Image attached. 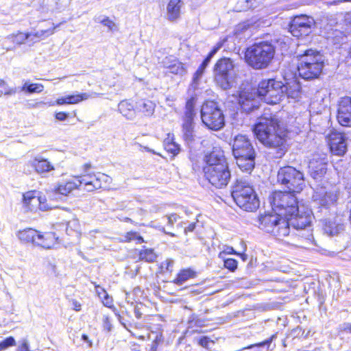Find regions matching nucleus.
<instances>
[{"instance_id":"1","label":"nucleus","mask_w":351,"mask_h":351,"mask_svg":"<svg viewBox=\"0 0 351 351\" xmlns=\"http://www.w3.org/2000/svg\"><path fill=\"white\" fill-rule=\"evenodd\" d=\"M283 97L282 82L269 79L261 82L258 88L248 86L243 88L239 95L232 94L230 101L237 102L244 111L249 112L256 108V98L269 104H276Z\"/></svg>"},{"instance_id":"2","label":"nucleus","mask_w":351,"mask_h":351,"mask_svg":"<svg viewBox=\"0 0 351 351\" xmlns=\"http://www.w3.org/2000/svg\"><path fill=\"white\" fill-rule=\"evenodd\" d=\"M253 130L265 147L276 150L277 158L284 155L287 150V132L276 116L269 114L260 117Z\"/></svg>"},{"instance_id":"3","label":"nucleus","mask_w":351,"mask_h":351,"mask_svg":"<svg viewBox=\"0 0 351 351\" xmlns=\"http://www.w3.org/2000/svg\"><path fill=\"white\" fill-rule=\"evenodd\" d=\"M282 44L285 43L281 39H275L253 45L245 52L246 62L255 69L267 68L274 57L277 46Z\"/></svg>"},{"instance_id":"4","label":"nucleus","mask_w":351,"mask_h":351,"mask_svg":"<svg viewBox=\"0 0 351 351\" xmlns=\"http://www.w3.org/2000/svg\"><path fill=\"white\" fill-rule=\"evenodd\" d=\"M232 154L240 169L250 173L254 167L256 153L250 140L245 135L240 134L234 137Z\"/></svg>"},{"instance_id":"5","label":"nucleus","mask_w":351,"mask_h":351,"mask_svg":"<svg viewBox=\"0 0 351 351\" xmlns=\"http://www.w3.org/2000/svg\"><path fill=\"white\" fill-rule=\"evenodd\" d=\"M298 70L300 77L306 80H313L320 75L324 67V58L319 51L308 49L298 55Z\"/></svg>"},{"instance_id":"6","label":"nucleus","mask_w":351,"mask_h":351,"mask_svg":"<svg viewBox=\"0 0 351 351\" xmlns=\"http://www.w3.org/2000/svg\"><path fill=\"white\" fill-rule=\"evenodd\" d=\"M231 195L235 203L245 211H255L260 204L252 186L246 181L238 180L233 186Z\"/></svg>"},{"instance_id":"7","label":"nucleus","mask_w":351,"mask_h":351,"mask_svg":"<svg viewBox=\"0 0 351 351\" xmlns=\"http://www.w3.org/2000/svg\"><path fill=\"white\" fill-rule=\"evenodd\" d=\"M280 214H265L258 217V227L273 234L278 239H282L289 233V224L280 217Z\"/></svg>"},{"instance_id":"8","label":"nucleus","mask_w":351,"mask_h":351,"mask_svg":"<svg viewBox=\"0 0 351 351\" xmlns=\"http://www.w3.org/2000/svg\"><path fill=\"white\" fill-rule=\"evenodd\" d=\"M272 208L280 215L292 216L299 212V206L294 193L276 191L272 195Z\"/></svg>"},{"instance_id":"9","label":"nucleus","mask_w":351,"mask_h":351,"mask_svg":"<svg viewBox=\"0 0 351 351\" xmlns=\"http://www.w3.org/2000/svg\"><path fill=\"white\" fill-rule=\"evenodd\" d=\"M278 182L291 193H300L304 186L303 173L295 168L287 166L280 168L278 173Z\"/></svg>"},{"instance_id":"10","label":"nucleus","mask_w":351,"mask_h":351,"mask_svg":"<svg viewBox=\"0 0 351 351\" xmlns=\"http://www.w3.org/2000/svg\"><path fill=\"white\" fill-rule=\"evenodd\" d=\"M91 165L89 163L83 165L84 171V174L82 175L84 190L90 192L100 189L108 188L112 182V178L109 176L100 172L88 173V171Z\"/></svg>"},{"instance_id":"11","label":"nucleus","mask_w":351,"mask_h":351,"mask_svg":"<svg viewBox=\"0 0 351 351\" xmlns=\"http://www.w3.org/2000/svg\"><path fill=\"white\" fill-rule=\"evenodd\" d=\"M206 166L204 168L205 176L208 182L216 189L219 186V149L213 147L204 157Z\"/></svg>"},{"instance_id":"12","label":"nucleus","mask_w":351,"mask_h":351,"mask_svg":"<svg viewBox=\"0 0 351 351\" xmlns=\"http://www.w3.org/2000/svg\"><path fill=\"white\" fill-rule=\"evenodd\" d=\"M202 120L209 129L219 130V108L217 102L207 101L202 106L201 110Z\"/></svg>"},{"instance_id":"13","label":"nucleus","mask_w":351,"mask_h":351,"mask_svg":"<svg viewBox=\"0 0 351 351\" xmlns=\"http://www.w3.org/2000/svg\"><path fill=\"white\" fill-rule=\"evenodd\" d=\"M315 26V21L311 16L300 15L295 16L289 25V31L293 36H307Z\"/></svg>"},{"instance_id":"14","label":"nucleus","mask_w":351,"mask_h":351,"mask_svg":"<svg viewBox=\"0 0 351 351\" xmlns=\"http://www.w3.org/2000/svg\"><path fill=\"white\" fill-rule=\"evenodd\" d=\"M236 71L230 58H221V88H230L236 84Z\"/></svg>"},{"instance_id":"15","label":"nucleus","mask_w":351,"mask_h":351,"mask_svg":"<svg viewBox=\"0 0 351 351\" xmlns=\"http://www.w3.org/2000/svg\"><path fill=\"white\" fill-rule=\"evenodd\" d=\"M332 153L343 156L347 151V138L344 133L331 130L327 136Z\"/></svg>"},{"instance_id":"16","label":"nucleus","mask_w":351,"mask_h":351,"mask_svg":"<svg viewBox=\"0 0 351 351\" xmlns=\"http://www.w3.org/2000/svg\"><path fill=\"white\" fill-rule=\"evenodd\" d=\"M288 223L295 229H303L310 226L312 219V212L304 206H299V212L296 211L292 216H289Z\"/></svg>"},{"instance_id":"17","label":"nucleus","mask_w":351,"mask_h":351,"mask_svg":"<svg viewBox=\"0 0 351 351\" xmlns=\"http://www.w3.org/2000/svg\"><path fill=\"white\" fill-rule=\"evenodd\" d=\"M337 119L340 125L351 127V97L341 99L338 104Z\"/></svg>"},{"instance_id":"18","label":"nucleus","mask_w":351,"mask_h":351,"mask_svg":"<svg viewBox=\"0 0 351 351\" xmlns=\"http://www.w3.org/2000/svg\"><path fill=\"white\" fill-rule=\"evenodd\" d=\"M101 94L97 93H77L75 95H66L64 97L58 98L55 103H50L49 106L63 105V104H76L79 102L86 100L89 98H93L99 96Z\"/></svg>"},{"instance_id":"19","label":"nucleus","mask_w":351,"mask_h":351,"mask_svg":"<svg viewBox=\"0 0 351 351\" xmlns=\"http://www.w3.org/2000/svg\"><path fill=\"white\" fill-rule=\"evenodd\" d=\"M344 219L341 215H336L325 219L324 230L328 235H336L343 230Z\"/></svg>"},{"instance_id":"20","label":"nucleus","mask_w":351,"mask_h":351,"mask_svg":"<svg viewBox=\"0 0 351 351\" xmlns=\"http://www.w3.org/2000/svg\"><path fill=\"white\" fill-rule=\"evenodd\" d=\"M314 201L323 208H328L333 205L337 199V194L335 191H317L313 196Z\"/></svg>"},{"instance_id":"21","label":"nucleus","mask_w":351,"mask_h":351,"mask_svg":"<svg viewBox=\"0 0 351 351\" xmlns=\"http://www.w3.org/2000/svg\"><path fill=\"white\" fill-rule=\"evenodd\" d=\"M58 237L56 234L51 232L42 233L38 232L35 245L40 246L45 249L55 247L58 244Z\"/></svg>"},{"instance_id":"22","label":"nucleus","mask_w":351,"mask_h":351,"mask_svg":"<svg viewBox=\"0 0 351 351\" xmlns=\"http://www.w3.org/2000/svg\"><path fill=\"white\" fill-rule=\"evenodd\" d=\"M23 204L27 210H32L37 205H39L40 210L47 209V206L42 204L43 198L36 195V191H27L23 194Z\"/></svg>"},{"instance_id":"23","label":"nucleus","mask_w":351,"mask_h":351,"mask_svg":"<svg viewBox=\"0 0 351 351\" xmlns=\"http://www.w3.org/2000/svg\"><path fill=\"white\" fill-rule=\"evenodd\" d=\"M29 163L38 174H44L54 170L53 165L41 156H35Z\"/></svg>"},{"instance_id":"24","label":"nucleus","mask_w":351,"mask_h":351,"mask_svg":"<svg viewBox=\"0 0 351 351\" xmlns=\"http://www.w3.org/2000/svg\"><path fill=\"white\" fill-rule=\"evenodd\" d=\"M327 163L324 161V158L317 160L315 158L309 162V170L311 176L314 179H319L324 176L326 172Z\"/></svg>"},{"instance_id":"25","label":"nucleus","mask_w":351,"mask_h":351,"mask_svg":"<svg viewBox=\"0 0 351 351\" xmlns=\"http://www.w3.org/2000/svg\"><path fill=\"white\" fill-rule=\"evenodd\" d=\"M75 178H76L75 181H68L65 183L60 184L57 186L56 191L61 195H67L73 190L80 189L81 186H83L82 176Z\"/></svg>"},{"instance_id":"26","label":"nucleus","mask_w":351,"mask_h":351,"mask_svg":"<svg viewBox=\"0 0 351 351\" xmlns=\"http://www.w3.org/2000/svg\"><path fill=\"white\" fill-rule=\"evenodd\" d=\"M219 47V44H217V46L209 53L208 56L206 58V59L203 61V62L201 64V65L199 66L196 72L194 73L193 77V82L191 84V87L193 89H196L197 88L198 82L202 77L204 69L208 66L209 62L210 61L211 58L213 57V56L217 52Z\"/></svg>"},{"instance_id":"27","label":"nucleus","mask_w":351,"mask_h":351,"mask_svg":"<svg viewBox=\"0 0 351 351\" xmlns=\"http://www.w3.org/2000/svg\"><path fill=\"white\" fill-rule=\"evenodd\" d=\"M301 92V86L296 80H292L286 84H283V95L293 99L298 98Z\"/></svg>"},{"instance_id":"28","label":"nucleus","mask_w":351,"mask_h":351,"mask_svg":"<svg viewBox=\"0 0 351 351\" xmlns=\"http://www.w3.org/2000/svg\"><path fill=\"white\" fill-rule=\"evenodd\" d=\"M119 112L127 119H135L136 112L134 105L128 100H123L118 105Z\"/></svg>"},{"instance_id":"29","label":"nucleus","mask_w":351,"mask_h":351,"mask_svg":"<svg viewBox=\"0 0 351 351\" xmlns=\"http://www.w3.org/2000/svg\"><path fill=\"white\" fill-rule=\"evenodd\" d=\"M181 6V0H169L167 6V14L169 20L174 21L179 17Z\"/></svg>"},{"instance_id":"30","label":"nucleus","mask_w":351,"mask_h":351,"mask_svg":"<svg viewBox=\"0 0 351 351\" xmlns=\"http://www.w3.org/2000/svg\"><path fill=\"white\" fill-rule=\"evenodd\" d=\"M136 108L145 116L151 117L154 113L156 104L152 101L141 99L136 103Z\"/></svg>"},{"instance_id":"31","label":"nucleus","mask_w":351,"mask_h":351,"mask_svg":"<svg viewBox=\"0 0 351 351\" xmlns=\"http://www.w3.org/2000/svg\"><path fill=\"white\" fill-rule=\"evenodd\" d=\"M38 232V231L32 228L25 229L17 233V237L23 243L35 245Z\"/></svg>"},{"instance_id":"32","label":"nucleus","mask_w":351,"mask_h":351,"mask_svg":"<svg viewBox=\"0 0 351 351\" xmlns=\"http://www.w3.org/2000/svg\"><path fill=\"white\" fill-rule=\"evenodd\" d=\"M58 27V25L54 26L52 24V26L45 29L37 31L35 33H32V36L30 37V41L37 42L41 39H44L48 37L50 35H52L54 32V29Z\"/></svg>"},{"instance_id":"33","label":"nucleus","mask_w":351,"mask_h":351,"mask_svg":"<svg viewBox=\"0 0 351 351\" xmlns=\"http://www.w3.org/2000/svg\"><path fill=\"white\" fill-rule=\"evenodd\" d=\"M231 177L230 171L226 158L221 157V185L226 186Z\"/></svg>"},{"instance_id":"34","label":"nucleus","mask_w":351,"mask_h":351,"mask_svg":"<svg viewBox=\"0 0 351 351\" xmlns=\"http://www.w3.org/2000/svg\"><path fill=\"white\" fill-rule=\"evenodd\" d=\"M195 276V272L191 269H182L178 274L177 278L174 280V282L178 285H182L190 278Z\"/></svg>"},{"instance_id":"35","label":"nucleus","mask_w":351,"mask_h":351,"mask_svg":"<svg viewBox=\"0 0 351 351\" xmlns=\"http://www.w3.org/2000/svg\"><path fill=\"white\" fill-rule=\"evenodd\" d=\"M195 102V101L193 97L191 98L190 99H189L186 101L184 121L193 122V117L195 116V112H194Z\"/></svg>"},{"instance_id":"36","label":"nucleus","mask_w":351,"mask_h":351,"mask_svg":"<svg viewBox=\"0 0 351 351\" xmlns=\"http://www.w3.org/2000/svg\"><path fill=\"white\" fill-rule=\"evenodd\" d=\"M217 341V337L213 338L208 336H205L199 339V343L204 348L214 350L216 349L215 346Z\"/></svg>"},{"instance_id":"37","label":"nucleus","mask_w":351,"mask_h":351,"mask_svg":"<svg viewBox=\"0 0 351 351\" xmlns=\"http://www.w3.org/2000/svg\"><path fill=\"white\" fill-rule=\"evenodd\" d=\"M80 231V224L77 219L73 218L66 222V232L68 234H72L73 233L78 234Z\"/></svg>"},{"instance_id":"38","label":"nucleus","mask_w":351,"mask_h":351,"mask_svg":"<svg viewBox=\"0 0 351 351\" xmlns=\"http://www.w3.org/2000/svg\"><path fill=\"white\" fill-rule=\"evenodd\" d=\"M164 145L165 149L173 155H176L179 153L180 147L179 145L173 141V138H170V135L169 134V137L167 138L164 141Z\"/></svg>"},{"instance_id":"39","label":"nucleus","mask_w":351,"mask_h":351,"mask_svg":"<svg viewBox=\"0 0 351 351\" xmlns=\"http://www.w3.org/2000/svg\"><path fill=\"white\" fill-rule=\"evenodd\" d=\"M156 257L157 256L152 249H145L139 253V258L147 262H154Z\"/></svg>"},{"instance_id":"40","label":"nucleus","mask_w":351,"mask_h":351,"mask_svg":"<svg viewBox=\"0 0 351 351\" xmlns=\"http://www.w3.org/2000/svg\"><path fill=\"white\" fill-rule=\"evenodd\" d=\"M32 36V33L25 34L23 32H19L16 35H12L9 37L10 39H12V41L14 43L17 45H21L25 43V42L27 40H30V37Z\"/></svg>"},{"instance_id":"41","label":"nucleus","mask_w":351,"mask_h":351,"mask_svg":"<svg viewBox=\"0 0 351 351\" xmlns=\"http://www.w3.org/2000/svg\"><path fill=\"white\" fill-rule=\"evenodd\" d=\"M173 64L171 65L169 69V71L171 73L176 75H182L186 73V69L184 68L183 64L179 62L178 60L173 61Z\"/></svg>"},{"instance_id":"42","label":"nucleus","mask_w":351,"mask_h":351,"mask_svg":"<svg viewBox=\"0 0 351 351\" xmlns=\"http://www.w3.org/2000/svg\"><path fill=\"white\" fill-rule=\"evenodd\" d=\"M43 86L40 84H30L25 83L22 88L23 91H27L29 93H40L43 90Z\"/></svg>"},{"instance_id":"43","label":"nucleus","mask_w":351,"mask_h":351,"mask_svg":"<svg viewBox=\"0 0 351 351\" xmlns=\"http://www.w3.org/2000/svg\"><path fill=\"white\" fill-rule=\"evenodd\" d=\"M182 131L184 138L191 141L193 137V122L184 121Z\"/></svg>"},{"instance_id":"44","label":"nucleus","mask_w":351,"mask_h":351,"mask_svg":"<svg viewBox=\"0 0 351 351\" xmlns=\"http://www.w3.org/2000/svg\"><path fill=\"white\" fill-rule=\"evenodd\" d=\"M124 240L128 242L131 241H136L138 243H141L144 241L143 237L139 236L135 232H127L124 236Z\"/></svg>"},{"instance_id":"45","label":"nucleus","mask_w":351,"mask_h":351,"mask_svg":"<svg viewBox=\"0 0 351 351\" xmlns=\"http://www.w3.org/2000/svg\"><path fill=\"white\" fill-rule=\"evenodd\" d=\"M99 23L107 27L110 31L114 32L118 30V27L116 23L110 20L109 17H104L99 21Z\"/></svg>"},{"instance_id":"46","label":"nucleus","mask_w":351,"mask_h":351,"mask_svg":"<svg viewBox=\"0 0 351 351\" xmlns=\"http://www.w3.org/2000/svg\"><path fill=\"white\" fill-rule=\"evenodd\" d=\"M15 343V339L12 337H9L0 342V351H3L10 346H14Z\"/></svg>"},{"instance_id":"47","label":"nucleus","mask_w":351,"mask_h":351,"mask_svg":"<svg viewBox=\"0 0 351 351\" xmlns=\"http://www.w3.org/2000/svg\"><path fill=\"white\" fill-rule=\"evenodd\" d=\"M223 266L225 268L229 269L231 271H234L237 268V261L232 258H227L223 261Z\"/></svg>"},{"instance_id":"48","label":"nucleus","mask_w":351,"mask_h":351,"mask_svg":"<svg viewBox=\"0 0 351 351\" xmlns=\"http://www.w3.org/2000/svg\"><path fill=\"white\" fill-rule=\"evenodd\" d=\"M101 293H104V298L102 300L103 304L108 308H112L113 306V300L112 298L110 297L106 291H103Z\"/></svg>"},{"instance_id":"49","label":"nucleus","mask_w":351,"mask_h":351,"mask_svg":"<svg viewBox=\"0 0 351 351\" xmlns=\"http://www.w3.org/2000/svg\"><path fill=\"white\" fill-rule=\"evenodd\" d=\"M3 90H5V95H12L16 93L14 89L7 90L5 82L3 80H0V97L1 96Z\"/></svg>"},{"instance_id":"50","label":"nucleus","mask_w":351,"mask_h":351,"mask_svg":"<svg viewBox=\"0 0 351 351\" xmlns=\"http://www.w3.org/2000/svg\"><path fill=\"white\" fill-rule=\"evenodd\" d=\"M177 60L172 56L165 57L161 62L162 65L169 70L171 65L174 63L173 61Z\"/></svg>"},{"instance_id":"51","label":"nucleus","mask_w":351,"mask_h":351,"mask_svg":"<svg viewBox=\"0 0 351 351\" xmlns=\"http://www.w3.org/2000/svg\"><path fill=\"white\" fill-rule=\"evenodd\" d=\"M173 265V261L172 259H167L161 263V268L166 271H171Z\"/></svg>"},{"instance_id":"52","label":"nucleus","mask_w":351,"mask_h":351,"mask_svg":"<svg viewBox=\"0 0 351 351\" xmlns=\"http://www.w3.org/2000/svg\"><path fill=\"white\" fill-rule=\"evenodd\" d=\"M103 327L104 329L110 332L112 330V325L110 323V317L108 316H104L103 317Z\"/></svg>"},{"instance_id":"53","label":"nucleus","mask_w":351,"mask_h":351,"mask_svg":"<svg viewBox=\"0 0 351 351\" xmlns=\"http://www.w3.org/2000/svg\"><path fill=\"white\" fill-rule=\"evenodd\" d=\"M17 351H30L28 341L26 339L21 341V344L17 348Z\"/></svg>"},{"instance_id":"54","label":"nucleus","mask_w":351,"mask_h":351,"mask_svg":"<svg viewBox=\"0 0 351 351\" xmlns=\"http://www.w3.org/2000/svg\"><path fill=\"white\" fill-rule=\"evenodd\" d=\"M167 220V223L169 226H173L175 222H176L179 218V217L176 214H171L169 216L165 217Z\"/></svg>"},{"instance_id":"55","label":"nucleus","mask_w":351,"mask_h":351,"mask_svg":"<svg viewBox=\"0 0 351 351\" xmlns=\"http://www.w3.org/2000/svg\"><path fill=\"white\" fill-rule=\"evenodd\" d=\"M68 117V114L64 112H60L56 114V119L58 121H64Z\"/></svg>"},{"instance_id":"56","label":"nucleus","mask_w":351,"mask_h":351,"mask_svg":"<svg viewBox=\"0 0 351 351\" xmlns=\"http://www.w3.org/2000/svg\"><path fill=\"white\" fill-rule=\"evenodd\" d=\"M350 1H351V0H334V1H327L325 3L326 5H337L343 2H350Z\"/></svg>"},{"instance_id":"57","label":"nucleus","mask_w":351,"mask_h":351,"mask_svg":"<svg viewBox=\"0 0 351 351\" xmlns=\"http://www.w3.org/2000/svg\"><path fill=\"white\" fill-rule=\"evenodd\" d=\"M221 253H224L227 254H237L234 249L232 247L229 246H225L222 251H221Z\"/></svg>"},{"instance_id":"58","label":"nucleus","mask_w":351,"mask_h":351,"mask_svg":"<svg viewBox=\"0 0 351 351\" xmlns=\"http://www.w3.org/2000/svg\"><path fill=\"white\" fill-rule=\"evenodd\" d=\"M72 306L73 308L76 311H80L81 310V304L77 300H72Z\"/></svg>"},{"instance_id":"59","label":"nucleus","mask_w":351,"mask_h":351,"mask_svg":"<svg viewBox=\"0 0 351 351\" xmlns=\"http://www.w3.org/2000/svg\"><path fill=\"white\" fill-rule=\"evenodd\" d=\"M195 228V223H190L187 227L185 228L184 232L186 233L187 232H193Z\"/></svg>"},{"instance_id":"60","label":"nucleus","mask_w":351,"mask_h":351,"mask_svg":"<svg viewBox=\"0 0 351 351\" xmlns=\"http://www.w3.org/2000/svg\"><path fill=\"white\" fill-rule=\"evenodd\" d=\"M103 291H106L105 289H104L103 288L97 286L96 287V292L98 295V296L99 297V298H102V295H104V293H101Z\"/></svg>"},{"instance_id":"61","label":"nucleus","mask_w":351,"mask_h":351,"mask_svg":"<svg viewBox=\"0 0 351 351\" xmlns=\"http://www.w3.org/2000/svg\"><path fill=\"white\" fill-rule=\"evenodd\" d=\"M345 20L348 23L351 24V12L350 13L346 14L345 16Z\"/></svg>"},{"instance_id":"62","label":"nucleus","mask_w":351,"mask_h":351,"mask_svg":"<svg viewBox=\"0 0 351 351\" xmlns=\"http://www.w3.org/2000/svg\"><path fill=\"white\" fill-rule=\"evenodd\" d=\"M134 314L136 318L139 319L141 317V313L139 311V310L137 308H135L134 309Z\"/></svg>"},{"instance_id":"63","label":"nucleus","mask_w":351,"mask_h":351,"mask_svg":"<svg viewBox=\"0 0 351 351\" xmlns=\"http://www.w3.org/2000/svg\"><path fill=\"white\" fill-rule=\"evenodd\" d=\"M110 308L112 310L113 313L117 316V317H120L121 315L119 314L117 309L114 306H112V308Z\"/></svg>"},{"instance_id":"64","label":"nucleus","mask_w":351,"mask_h":351,"mask_svg":"<svg viewBox=\"0 0 351 351\" xmlns=\"http://www.w3.org/2000/svg\"><path fill=\"white\" fill-rule=\"evenodd\" d=\"M343 330L351 332V324H346L345 327L343 328Z\"/></svg>"}]
</instances>
